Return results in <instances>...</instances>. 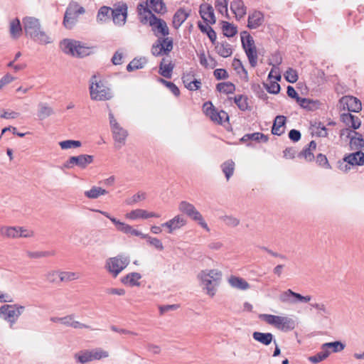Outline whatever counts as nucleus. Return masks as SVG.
<instances>
[{
  "instance_id": "obj_1",
  "label": "nucleus",
  "mask_w": 364,
  "mask_h": 364,
  "mask_svg": "<svg viewBox=\"0 0 364 364\" xmlns=\"http://www.w3.org/2000/svg\"><path fill=\"white\" fill-rule=\"evenodd\" d=\"M22 22L26 36L33 41L41 45L53 42L52 38L42 29L39 19L26 16L23 18Z\"/></svg>"
},
{
  "instance_id": "obj_2",
  "label": "nucleus",
  "mask_w": 364,
  "mask_h": 364,
  "mask_svg": "<svg viewBox=\"0 0 364 364\" xmlns=\"http://www.w3.org/2000/svg\"><path fill=\"white\" fill-rule=\"evenodd\" d=\"M221 271L215 269H204L198 274V278L200 281L203 289L205 290L206 294L213 297L217 291L222 279Z\"/></svg>"
},
{
  "instance_id": "obj_3",
  "label": "nucleus",
  "mask_w": 364,
  "mask_h": 364,
  "mask_svg": "<svg viewBox=\"0 0 364 364\" xmlns=\"http://www.w3.org/2000/svg\"><path fill=\"white\" fill-rule=\"evenodd\" d=\"M259 318L283 332L294 330L296 325V321L289 316L262 314L259 315Z\"/></svg>"
},
{
  "instance_id": "obj_4",
  "label": "nucleus",
  "mask_w": 364,
  "mask_h": 364,
  "mask_svg": "<svg viewBox=\"0 0 364 364\" xmlns=\"http://www.w3.org/2000/svg\"><path fill=\"white\" fill-rule=\"evenodd\" d=\"M89 90L92 100L105 101L112 97L111 90L96 75H92L90 80Z\"/></svg>"
},
{
  "instance_id": "obj_5",
  "label": "nucleus",
  "mask_w": 364,
  "mask_h": 364,
  "mask_svg": "<svg viewBox=\"0 0 364 364\" xmlns=\"http://www.w3.org/2000/svg\"><path fill=\"white\" fill-rule=\"evenodd\" d=\"M60 48L65 53L79 58L89 55L92 53L91 48L85 46L80 41L70 39H64L61 41Z\"/></svg>"
},
{
  "instance_id": "obj_6",
  "label": "nucleus",
  "mask_w": 364,
  "mask_h": 364,
  "mask_svg": "<svg viewBox=\"0 0 364 364\" xmlns=\"http://www.w3.org/2000/svg\"><path fill=\"white\" fill-rule=\"evenodd\" d=\"M241 41L251 67L255 68L258 57L253 38L247 31H243L241 33Z\"/></svg>"
},
{
  "instance_id": "obj_7",
  "label": "nucleus",
  "mask_w": 364,
  "mask_h": 364,
  "mask_svg": "<svg viewBox=\"0 0 364 364\" xmlns=\"http://www.w3.org/2000/svg\"><path fill=\"white\" fill-rule=\"evenodd\" d=\"M130 259L128 256L118 255L116 257H110L106 260L105 269L114 277H116L129 264Z\"/></svg>"
},
{
  "instance_id": "obj_8",
  "label": "nucleus",
  "mask_w": 364,
  "mask_h": 364,
  "mask_svg": "<svg viewBox=\"0 0 364 364\" xmlns=\"http://www.w3.org/2000/svg\"><path fill=\"white\" fill-rule=\"evenodd\" d=\"M178 210L181 213L186 215L191 220L198 222V223L204 228L207 232H210V228L204 220L200 213L196 208V207L187 202V201H181L178 204Z\"/></svg>"
},
{
  "instance_id": "obj_9",
  "label": "nucleus",
  "mask_w": 364,
  "mask_h": 364,
  "mask_svg": "<svg viewBox=\"0 0 364 364\" xmlns=\"http://www.w3.org/2000/svg\"><path fill=\"white\" fill-rule=\"evenodd\" d=\"M173 48V39L170 37H159L152 45L151 52L154 56L168 55Z\"/></svg>"
},
{
  "instance_id": "obj_10",
  "label": "nucleus",
  "mask_w": 364,
  "mask_h": 364,
  "mask_svg": "<svg viewBox=\"0 0 364 364\" xmlns=\"http://www.w3.org/2000/svg\"><path fill=\"white\" fill-rule=\"evenodd\" d=\"M109 120L114 141L120 144H124L128 135L127 131L117 122L110 110L109 112Z\"/></svg>"
},
{
  "instance_id": "obj_11",
  "label": "nucleus",
  "mask_w": 364,
  "mask_h": 364,
  "mask_svg": "<svg viewBox=\"0 0 364 364\" xmlns=\"http://www.w3.org/2000/svg\"><path fill=\"white\" fill-rule=\"evenodd\" d=\"M93 156L88 154H80L79 156H71L64 164V167L71 168L73 166H77L81 168H85L89 164L93 162Z\"/></svg>"
},
{
  "instance_id": "obj_12",
  "label": "nucleus",
  "mask_w": 364,
  "mask_h": 364,
  "mask_svg": "<svg viewBox=\"0 0 364 364\" xmlns=\"http://www.w3.org/2000/svg\"><path fill=\"white\" fill-rule=\"evenodd\" d=\"M279 300L282 303H296L301 301L307 303L311 300V296L309 295L302 296L299 293L293 291L291 289H287L279 295Z\"/></svg>"
},
{
  "instance_id": "obj_13",
  "label": "nucleus",
  "mask_w": 364,
  "mask_h": 364,
  "mask_svg": "<svg viewBox=\"0 0 364 364\" xmlns=\"http://www.w3.org/2000/svg\"><path fill=\"white\" fill-rule=\"evenodd\" d=\"M339 106L341 109L353 112H358L362 109L360 101L353 96L342 97L339 100Z\"/></svg>"
},
{
  "instance_id": "obj_14",
  "label": "nucleus",
  "mask_w": 364,
  "mask_h": 364,
  "mask_svg": "<svg viewBox=\"0 0 364 364\" xmlns=\"http://www.w3.org/2000/svg\"><path fill=\"white\" fill-rule=\"evenodd\" d=\"M0 317L9 322L11 327L18 318L13 304H4L1 306L0 307Z\"/></svg>"
},
{
  "instance_id": "obj_15",
  "label": "nucleus",
  "mask_w": 364,
  "mask_h": 364,
  "mask_svg": "<svg viewBox=\"0 0 364 364\" xmlns=\"http://www.w3.org/2000/svg\"><path fill=\"white\" fill-rule=\"evenodd\" d=\"M186 223L187 221L183 215H177L173 218L163 223L161 227L167 228L168 232L171 234L174 231L179 230L185 226Z\"/></svg>"
},
{
  "instance_id": "obj_16",
  "label": "nucleus",
  "mask_w": 364,
  "mask_h": 364,
  "mask_svg": "<svg viewBox=\"0 0 364 364\" xmlns=\"http://www.w3.org/2000/svg\"><path fill=\"white\" fill-rule=\"evenodd\" d=\"M112 17L115 25L122 26L125 24L127 18V6L122 4L112 9Z\"/></svg>"
},
{
  "instance_id": "obj_17",
  "label": "nucleus",
  "mask_w": 364,
  "mask_h": 364,
  "mask_svg": "<svg viewBox=\"0 0 364 364\" xmlns=\"http://www.w3.org/2000/svg\"><path fill=\"white\" fill-rule=\"evenodd\" d=\"M137 12L140 22L143 24H150V21H156V16L152 13L151 10L144 4V2L138 4Z\"/></svg>"
},
{
  "instance_id": "obj_18",
  "label": "nucleus",
  "mask_w": 364,
  "mask_h": 364,
  "mask_svg": "<svg viewBox=\"0 0 364 364\" xmlns=\"http://www.w3.org/2000/svg\"><path fill=\"white\" fill-rule=\"evenodd\" d=\"M149 26H151L152 31L157 38L160 36L164 38L169 34L168 26L166 21L161 18L156 17V21H150Z\"/></svg>"
},
{
  "instance_id": "obj_19",
  "label": "nucleus",
  "mask_w": 364,
  "mask_h": 364,
  "mask_svg": "<svg viewBox=\"0 0 364 364\" xmlns=\"http://www.w3.org/2000/svg\"><path fill=\"white\" fill-rule=\"evenodd\" d=\"M346 345L340 341L325 343L321 346V350L328 358L329 355L334 353H340L345 349Z\"/></svg>"
},
{
  "instance_id": "obj_20",
  "label": "nucleus",
  "mask_w": 364,
  "mask_h": 364,
  "mask_svg": "<svg viewBox=\"0 0 364 364\" xmlns=\"http://www.w3.org/2000/svg\"><path fill=\"white\" fill-rule=\"evenodd\" d=\"M310 306L316 310V315L320 318L328 319L332 315V309L326 302H312Z\"/></svg>"
},
{
  "instance_id": "obj_21",
  "label": "nucleus",
  "mask_w": 364,
  "mask_h": 364,
  "mask_svg": "<svg viewBox=\"0 0 364 364\" xmlns=\"http://www.w3.org/2000/svg\"><path fill=\"white\" fill-rule=\"evenodd\" d=\"M264 21V16L262 12L255 10L249 14L247 27L250 29H256L261 26Z\"/></svg>"
},
{
  "instance_id": "obj_22",
  "label": "nucleus",
  "mask_w": 364,
  "mask_h": 364,
  "mask_svg": "<svg viewBox=\"0 0 364 364\" xmlns=\"http://www.w3.org/2000/svg\"><path fill=\"white\" fill-rule=\"evenodd\" d=\"M129 234L132 235L140 237L141 238H143V239H146L147 242L149 245L154 246L158 250L161 251V250H164V246H163L161 241L156 237H152L147 234H144L141 232L134 229L132 227Z\"/></svg>"
},
{
  "instance_id": "obj_23",
  "label": "nucleus",
  "mask_w": 364,
  "mask_h": 364,
  "mask_svg": "<svg viewBox=\"0 0 364 364\" xmlns=\"http://www.w3.org/2000/svg\"><path fill=\"white\" fill-rule=\"evenodd\" d=\"M199 12L201 18L205 22L210 24L215 23L216 19L214 14V9L211 5H200Z\"/></svg>"
},
{
  "instance_id": "obj_24",
  "label": "nucleus",
  "mask_w": 364,
  "mask_h": 364,
  "mask_svg": "<svg viewBox=\"0 0 364 364\" xmlns=\"http://www.w3.org/2000/svg\"><path fill=\"white\" fill-rule=\"evenodd\" d=\"M95 212H98L101 213L102 215H105L106 218H109L114 225L116 227V229L118 231H120L124 234L129 235L130 230L132 228V226L126 224L124 223L120 222L119 220H117L115 218L110 215V214L106 211L100 210H94Z\"/></svg>"
},
{
  "instance_id": "obj_25",
  "label": "nucleus",
  "mask_w": 364,
  "mask_h": 364,
  "mask_svg": "<svg viewBox=\"0 0 364 364\" xmlns=\"http://www.w3.org/2000/svg\"><path fill=\"white\" fill-rule=\"evenodd\" d=\"M230 10L237 20L243 18L247 14V7L242 0H234L230 3Z\"/></svg>"
},
{
  "instance_id": "obj_26",
  "label": "nucleus",
  "mask_w": 364,
  "mask_h": 364,
  "mask_svg": "<svg viewBox=\"0 0 364 364\" xmlns=\"http://www.w3.org/2000/svg\"><path fill=\"white\" fill-rule=\"evenodd\" d=\"M191 10H186L183 8L178 9L173 17V26L175 29H178L183 22L190 16Z\"/></svg>"
},
{
  "instance_id": "obj_27",
  "label": "nucleus",
  "mask_w": 364,
  "mask_h": 364,
  "mask_svg": "<svg viewBox=\"0 0 364 364\" xmlns=\"http://www.w3.org/2000/svg\"><path fill=\"white\" fill-rule=\"evenodd\" d=\"M344 162L351 164V166H363L364 165V153L358 151L355 153L350 154L343 158Z\"/></svg>"
},
{
  "instance_id": "obj_28",
  "label": "nucleus",
  "mask_w": 364,
  "mask_h": 364,
  "mask_svg": "<svg viewBox=\"0 0 364 364\" xmlns=\"http://www.w3.org/2000/svg\"><path fill=\"white\" fill-rule=\"evenodd\" d=\"M316 149V144L314 141H311L309 144L304 148V149L299 154L298 156L304 158L307 161H311L314 159V151Z\"/></svg>"
},
{
  "instance_id": "obj_29",
  "label": "nucleus",
  "mask_w": 364,
  "mask_h": 364,
  "mask_svg": "<svg viewBox=\"0 0 364 364\" xmlns=\"http://www.w3.org/2000/svg\"><path fill=\"white\" fill-rule=\"evenodd\" d=\"M215 48L216 53L223 58H228L232 53V50L230 43L226 41L217 42L215 44Z\"/></svg>"
},
{
  "instance_id": "obj_30",
  "label": "nucleus",
  "mask_w": 364,
  "mask_h": 364,
  "mask_svg": "<svg viewBox=\"0 0 364 364\" xmlns=\"http://www.w3.org/2000/svg\"><path fill=\"white\" fill-rule=\"evenodd\" d=\"M54 114L53 109L46 102L38 105L37 116L40 120H43Z\"/></svg>"
},
{
  "instance_id": "obj_31",
  "label": "nucleus",
  "mask_w": 364,
  "mask_h": 364,
  "mask_svg": "<svg viewBox=\"0 0 364 364\" xmlns=\"http://www.w3.org/2000/svg\"><path fill=\"white\" fill-rule=\"evenodd\" d=\"M286 122V117L282 115L276 117L272 128V134L274 135L280 136L284 132V124Z\"/></svg>"
},
{
  "instance_id": "obj_32",
  "label": "nucleus",
  "mask_w": 364,
  "mask_h": 364,
  "mask_svg": "<svg viewBox=\"0 0 364 364\" xmlns=\"http://www.w3.org/2000/svg\"><path fill=\"white\" fill-rule=\"evenodd\" d=\"M228 283L232 287L240 290H246L250 288V284L245 279L236 276H230Z\"/></svg>"
},
{
  "instance_id": "obj_33",
  "label": "nucleus",
  "mask_w": 364,
  "mask_h": 364,
  "mask_svg": "<svg viewBox=\"0 0 364 364\" xmlns=\"http://www.w3.org/2000/svg\"><path fill=\"white\" fill-rule=\"evenodd\" d=\"M252 338L254 340L264 346H269L272 342L274 336L271 333L255 331L252 333Z\"/></svg>"
},
{
  "instance_id": "obj_34",
  "label": "nucleus",
  "mask_w": 364,
  "mask_h": 364,
  "mask_svg": "<svg viewBox=\"0 0 364 364\" xmlns=\"http://www.w3.org/2000/svg\"><path fill=\"white\" fill-rule=\"evenodd\" d=\"M342 121L353 129H357L360 126V120L350 113H343L341 116Z\"/></svg>"
},
{
  "instance_id": "obj_35",
  "label": "nucleus",
  "mask_w": 364,
  "mask_h": 364,
  "mask_svg": "<svg viewBox=\"0 0 364 364\" xmlns=\"http://www.w3.org/2000/svg\"><path fill=\"white\" fill-rule=\"evenodd\" d=\"M346 132H348V137L350 138V146L352 148L359 149L364 146V140L360 134L348 129H346Z\"/></svg>"
},
{
  "instance_id": "obj_36",
  "label": "nucleus",
  "mask_w": 364,
  "mask_h": 364,
  "mask_svg": "<svg viewBox=\"0 0 364 364\" xmlns=\"http://www.w3.org/2000/svg\"><path fill=\"white\" fill-rule=\"evenodd\" d=\"M144 4L157 14H164L166 11V6L162 0H146Z\"/></svg>"
},
{
  "instance_id": "obj_37",
  "label": "nucleus",
  "mask_w": 364,
  "mask_h": 364,
  "mask_svg": "<svg viewBox=\"0 0 364 364\" xmlns=\"http://www.w3.org/2000/svg\"><path fill=\"white\" fill-rule=\"evenodd\" d=\"M233 69L236 71L237 74L240 75V77L245 82L249 80L248 73L247 70L244 68L242 63L237 58H234L232 63Z\"/></svg>"
},
{
  "instance_id": "obj_38",
  "label": "nucleus",
  "mask_w": 364,
  "mask_h": 364,
  "mask_svg": "<svg viewBox=\"0 0 364 364\" xmlns=\"http://www.w3.org/2000/svg\"><path fill=\"white\" fill-rule=\"evenodd\" d=\"M203 111L205 114L210 117V119L215 122H218V118L220 116V111L217 110L214 106L213 105L212 102L208 101L203 104Z\"/></svg>"
},
{
  "instance_id": "obj_39",
  "label": "nucleus",
  "mask_w": 364,
  "mask_h": 364,
  "mask_svg": "<svg viewBox=\"0 0 364 364\" xmlns=\"http://www.w3.org/2000/svg\"><path fill=\"white\" fill-rule=\"evenodd\" d=\"M269 140V137L267 135H265L260 132H255L252 134H245L240 139L242 142H247L249 141H255L257 142H267Z\"/></svg>"
},
{
  "instance_id": "obj_40",
  "label": "nucleus",
  "mask_w": 364,
  "mask_h": 364,
  "mask_svg": "<svg viewBox=\"0 0 364 364\" xmlns=\"http://www.w3.org/2000/svg\"><path fill=\"white\" fill-rule=\"evenodd\" d=\"M9 33L11 37L14 39L18 38L22 34V26L18 18H14L11 21L9 25Z\"/></svg>"
},
{
  "instance_id": "obj_41",
  "label": "nucleus",
  "mask_w": 364,
  "mask_h": 364,
  "mask_svg": "<svg viewBox=\"0 0 364 364\" xmlns=\"http://www.w3.org/2000/svg\"><path fill=\"white\" fill-rule=\"evenodd\" d=\"M108 193L105 189L96 186H92L90 190L84 192V196L91 200L97 199L101 196H105Z\"/></svg>"
},
{
  "instance_id": "obj_42",
  "label": "nucleus",
  "mask_w": 364,
  "mask_h": 364,
  "mask_svg": "<svg viewBox=\"0 0 364 364\" xmlns=\"http://www.w3.org/2000/svg\"><path fill=\"white\" fill-rule=\"evenodd\" d=\"M61 323L66 326H70L74 328H90V327L87 325L81 323L77 321H74V315L73 314L62 317Z\"/></svg>"
},
{
  "instance_id": "obj_43",
  "label": "nucleus",
  "mask_w": 364,
  "mask_h": 364,
  "mask_svg": "<svg viewBox=\"0 0 364 364\" xmlns=\"http://www.w3.org/2000/svg\"><path fill=\"white\" fill-rule=\"evenodd\" d=\"M77 16L73 12V7L68 6L65 11L63 24L67 28H72L77 21Z\"/></svg>"
},
{
  "instance_id": "obj_44",
  "label": "nucleus",
  "mask_w": 364,
  "mask_h": 364,
  "mask_svg": "<svg viewBox=\"0 0 364 364\" xmlns=\"http://www.w3.org/2000/svg\"><path fill=\"white\" fill-rule=\"evenodd\" d=\"M141 278V275L137 272H132L124 277L121 281L124 284H128L131 287L139 286V280Z\"/></svg>"
},
{
  "instance_id": "obj_45",
  "label": "nucleus",
  "mask_w": 364,
  "mask_h": 364,
  "mask_svg": "<svg viewBox=\"0 0 364 364\" xmlns=\"http://www.w3.org/2000/svg\"><path fill=\"white\" fill-rule=\"evenodd\" d=\"M112 9L109 6H103L100 7L97 12V21L100 23H105L112 15Z\"/></svg>"
},
{
  "instance_id": "obj_46",
  "label": "nucleus",
  "mask_w": 364,
  "mask_h": 364,
  "mask_svg": "<svg viewBox=\"0 0 364 364\" xmlns=\"http://www.w3.org/2000/svg\"><path fill=\"white\" fill-rule=\"evenodd\" d=\"M146 63L147 59L145 57L134 58L127 65V70L129 72H132L135 70L141 69L143 68Z\"/></svg>"
},
{
  "instance_id": "obj_47",
  "label": "nucleus",
  "mask_w": 364,
  "mask_h": 364,
  "mask_svg": "<svg viewBox=\"0 0 364 364\" xmlns=\"http://www.w3.org/2000/svg\"><path fill=\"white\" fill-rule=\"evenodd\" d=\"M164 61L163 58L159 64V74L166 78H171L174 65L171 63L164 64Z\"/></svg>"
},
{
  "instance_id": "obj_48",
  "label": "nucleus",
  "mask_w": 364,
  "mask_h": 364,
  "mask_svg": "<svg viewBox=\"0 0 364 364\" xmlns=\"http://www.w3.org/2000/svg\"><path fill=\"white\" fill-rule=\"evenodd\" d=\"M235 103L241 111H246L250 109L248 103V97L243 95H235L233 98Z\"/></svg>"
},
{
  "instance_id": "obj_49",
  "label": "nucleus",
  "mask_w": 364,
  "mask_h": 364,
  "mask_svg": "<svg viewBox=\"0 0 364 364\" xmlns=\"http://www.w3.org/2000/svg\"><path fill=\"white\" fill-rule=\"evenodd\" d=\"M216 89L220 92L232 94L235 91V86L231 82H224L218 83L216 86Z\"/></svg>"
},
{
  "instance_id": "obj_50",
  "label": "nucleus",
  "mask_w": 364,
  "mask_h": 364,
  "mask_svg": "<svg viewBox=\"0 0 364 364\" xmlns=\"http://www.w3.org/2000/svg\"><path fill=\"white\" fill-rule=\"evenodd\" d=\"M221 168L227 180H229L234 173L235 162L232 160L226 161L221 165Z\"/></svg>"
},
{
  "instance_id": "obj_51",
  "label": "nucleus",
  "mask_w": 364,
  "mask_h": 364,
  "mask_svg": "<svg viewBox=\"0 0 364 364\" xmlns=\"http://www.w3.org/2000/svg\"><path fill=\"white\" fill-rule=\"evenodd\" d=\"M222 28L225 36L233 37L237 32V27L228 21L222 22Z\"/></svg>"
},
{
  "instance_id": "obj_52",
  "label": "nucleus",
  "mask_w": 364,
  "mask_h": 364,
  "mask_svg": "<svg viewBox=\"0 0 364 364\" xmlns=\"http://www.w3.org/2000/svg\"><path fill=\"white\" fill-rule=\"evenodd\" d=\"M146 210L144 209H136L127 213L126 218L129 220L146 219Z\"/></svg>"
},
{
  "instance_id": "obj_53",
  "label": "nucleus",
  "mask_w": 364,
  "mask_h": 364,
  "mask_svg": "<svg viewBox=\"0 0 364 364\" xmlns=\"http://www.w3.org/2000/svg\"><path fill=\"white\" fill-rule=\"evenodd\" d=\"M0 232L3 236H6L7 237H18V228L2 227L0 228Z\"/></svg>"
},
{
  "instance_id": "obj_54",
  "label": "nucleus",
  "mask_w": 364,
  "mask_h": 364,
  "mask_svg": "<svg viewBox=\"0 0 364 364\" xmlns=\"http://www.w3.org/2000/svg\"><path fill=\"white\" fill-rule=\"evenodd\" d=\"M80 278V274L73 272H60L59 279L60 282H70Z\"/></svg>"
},
{
  "instance_id": "obj_55",
  "label": "nucleus",
  "mask_w": 364,
  "mask_h": 364,
  "mask_svg": "<svg viewBox=\"0 0 364 364\" xmlns=\"http://www.w3.org/2000/svg\"><path fill=\"white\" fill-rule=\"evenodd\" d=\"M92 357V356L90 350L80 351L79 353L75 354V355L76 360L82 364H85L87 362L93 360Z\"/></svg>"
},
{
  "instance_id": "obj_56",
  "label": "nucleus",
  "mask_w": 364,
  "mask_h": 364,
  "mask_svg": "<svg viewBox=\"0 0 364 364\" xmlns=\"http://www.w3.org/2000/svg\"><path fill=\"white\" fill-rule=\"evenodd\" d=\"M228 0H215V2L216 10L222 15L228 14Z\"/></svg>"
},
{
  "instance_id": "obj_57",
  "label": "nucleus",
  "mask_w": 364,
  "mask_h": 364,
  "mask_svg": "<svg viewBox=\"0 0 364 364\" xmlns=\"http://www.w3.org/2000/svg\"><path fill=\"white\" fill-rule=\"evenodd\" d=\"M264 86L267 92L271 94H277L280 91V85L277 80H270L269 83H264Z\"/></svg>"
},
{
  "instance_id": "obj_58",
  "label": "nucleus",
  "mask_w": 364,
  "mask_h": 364,
  "mask_svg": "<svg viewBox=\"0 0 364 364\" xmlns=\"http://www.w3.org/2000/svg\"><path fill=\"white\" fill-rule=\"evenodd\" d=\"M62 149H68L71 148H78L81 146V142L77 140H65L59 143Z\"/></svg>"
},
{
  "instance_id": "obj_59",
  "label": "nucleus",
  "mask_w": 364,
  "mask_h": 364,
  "mask_svg": "<svg viewBox=\"0 0 364 364\" xmlns=\"http://www.w3.org/2000/svg\"><path fill=\"white\" fill-rule=\"evenodd\" d=\"M158 81L166 86L169 90L176 97L179 96L180 90L178 87L172 82L166 81L163 78H159Z\"/></svg>"
},
{
  "instance_id": "obj_60",
  "label": "nucleus",
  "mask_w": 364,
  "mask_h": 364,
  "mask_svg": "<svg viewBox=\"0 0 364 364\" xmlns=\"http://www.w3.org/2000/svg\"><path fill=\"white\" fill-rule=\"evenodd\" d=\"M28 256L30 258H41V257H46L53 256L55 255V252L52 251H37V252H28Z\"/></svg>"
},
{
  "instance_id": "obj_61",
  "label": "nucleus",
  "mask_w": 364,
  "mask_h": 364,
  "mask_svg": "<svg viewBox=\"0 0 364 364\" xmlns=\"http://www.w3.org/2000/svg\"><path fill=\"white\" fill-rule=\"evenodd\" d=\"M92 353V358L94 360H100L101 358H107L109 356V353L107 351L104 350L101 348H95L92 350H90Z\"/></svg>"
},
{
  "instance_id": "obj_62",
  "label": "nucleus",
  "mask_w": 364,
  "mask_h": 364,
  "mask_svg": "<svg viewBox=\"0 0 364 364\" xmlns=\"http://www.w3.org/2000/svg\"><path fill=\"white\" fill-rule=\"evenodd\" d=\"M285 78L288 82L291 83L296 82L298 80V75L296 71L292 68H289L286 71Z\"/></svg>"
},
{
  "instance_id": "obj_63",
  "label": "nucleus",
  "mask_w": 364,
  "mask_h": 364,
  "mask_svg": "<svg viewBox=\"0 0 364 364\" xmlns=\"http://www.w3.org/2000/svg\"><path fill=\"white\" fill-rule=\"evenodd\" d=\"M327 358L325 355V354L323 353V351L321 350L318 353H317L316 355L309 356L308 358V360L313 364H317L324 360H326Z\"/></svg>"
},
{
  "instance_id": "obj_64",
  "label": "nucleus",
  "mask_w": 364,
  "mask_h": 364,
  "mask_svg": "<svg viewBox=\"0 0 364 364\" xmlns=\"http://www.w3.org/2000/svg\"><path fill=\"white\" fill-rule=\"evenodd\" d=\"M223 220L227 225L231 227H236L240 223V220L237 218L230 215L224 216Z\"/></svg>"
}]
</instances>
